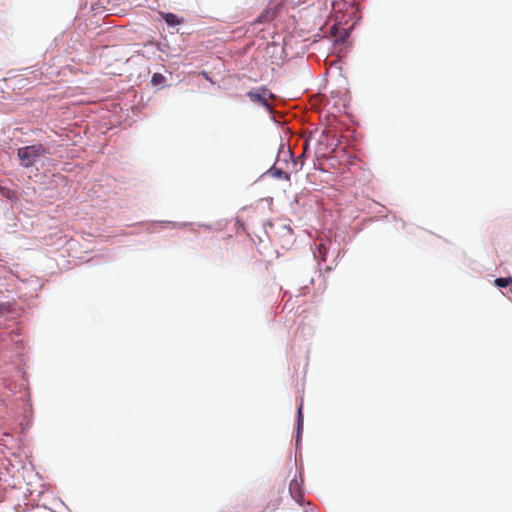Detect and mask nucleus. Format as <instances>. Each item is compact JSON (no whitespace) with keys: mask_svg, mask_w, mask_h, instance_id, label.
<instances>
[{"mask_svg":"<svg viewBox=\"0 0 512 512\" xmlns=\"http://www.w3.org/2000/svg\"><path fill=\"white\" fill-rule=\"evenodd\" d=\"M332 8L340 23L347 24L349 21L355 22L360 18L358 0H334Z\"/></svg>","mask_w":512,"mask_h":512,"instance_id":"1","label":"nucleus"},{"mask_svg":"<svg viewBox=\"0 0 512 512\" xmlns=\"http://www.w3.org/2000/svg\"><path fill=\"white\" fill-rule=\"evenodd\" d=\"M47 154L48 150L41 143L21 147L17 150V155L20 160V164L24 168L32 167L42 157H45Z\"/></svg>","mask_w":512,"mask_h":512,"instance_id":"2","label":"nucleus"},{"mask_svg":"<svg viewBox=\"0 0 512 512\" xmlns=\"http://www.w3.org/2000/svg\"><path fill=\"white\" fill-rule=\"evenodd\" d=\"M247 96L252 102L259 103L260 105L271 111V105L269 101L274 99L275 96L273 93L270 92V90L267 87L261 86L254 91H249L247 93Z\"/></svg>","mask_w":512,"mask_h":512,"instance_id":"3","label":"nucleus"},{"mask_svg":"<svg viewBox=\"0 0 512 512\" xmlns=\"http://www.w3.org/2000/svg\"><path fill=\"white\" fill-rule=\"evenodd\" d=\"M160 15L168 26L174 27L182 23V19L173 13L161 12Z\"/></svg>","mask_w":512,"mask_h":512,"instance_id":"4","label":"nucleus"},{"mask_svg":"<svg viewBox=\"0 0 512 512\" xmlns=\"http://www.w3.org/2000/svg\"><path fill=\"white\" fill-rule=\"evenodd\" d=\"M289 491L291 496L298 502H301V499L303 497L300 484L297 482V480H292L289 485Z\"/></svg>","mask_w":512,"mask_h":512,"instance_id":"5","label":"nucleus"},{"mask_svg":"<svg viewBox=\"0 0 512 512\" xmlns=\"http://www.w3.org/2000/svg\"><path fill=\"white\" fill-rule=\"evenodd\" d=\"M495 286L499 288H505L512 285V277L496 278L494 280Z\"/></svg>","mask_w":512,"mask_h":512,"instance_id":"6","label":"nucleus"},{"mask_svg":"<svg viewBox=\"0 0 512 512\" xmlns=\"http://www.w3.org/2000/svg\"><path fill=\"white\" fill-rule=\"evenodd\" d=\"M164 81H165V77L162 74H160V73L153 74V76L151 78V83L153 85L162 84V83H164Z\"/></svg>","mask_w":512,"mask_h":512,"instance_id":"7","label":"nucleus"},{"mask_svg":"<svg viewBox=\"0 0 512 512\" xmlns=\"http://www.w3.org/2000/svg\"><path fill=\"white\" fill-rule=\"evenodd\" d=\"M318 250H319V254L321 256V259L323 261H325V259H326V247H325V245L324 244H319Z\"/></svg>","mask_w":512,"mask_h":512,"instance_id":"8","label":"nucleus"},{"mask_svg":"<svg viewBox=\"0 0 512 512\" xmlns=\"http://www.w3.org/2000/svg\"><path fill=\"white\" fill-rule=\"evenodd\" d=\"M302 423H303L302 406H300L298 409V419H297L298 430L302 426Z\"/></svg>","mask_w":512,"mask_h":512,"instance_id":"9","label":"nucleus"},{"mask_svg":"<svg viewBox=\"0 0 512 512\" xmlns=\"http://www.w3.org/2000/svg\"><path fill=\"white\" fill-rule=\"evenodd\" d=\"M273 173H274L276 176H278V177H284L286 180H289V179H290L289 174H287V173H285V172H283V171H281V170H275Z\"/></svg>","mask_w":512,"mask_h":512,"instance_id":"10","label":"nucleus"},{"mask_svg":"<svg viewBox=\"0 0 512 512\" xmlns=\"http://www.w3.org/2000/svg\"><path fill=\"white\" fill-rule=\"evenodd\" d=\"M281 228H282V230H283V232H284L285 234H287V235H289V236H292V234H293V230H292V228H291L290 226H288V225H282V226H281Z\"/></svg>","mask_w":512,"mask_h":512,"instance_id":"11","label":"nucleus"},{"mask_svg":"<svg viewBox=\"0 0 512 512\" xmlns=\"http://www.w3.org/2000/svg\"><path fill=\"white\" fill-rule=\"evenodd\" d=\"M9 310V306L6 303H0V314Z\"/></svg>","mask_w":512,"mask_h":512,"instance_id":"12","label":"nucleus"},{"mask_svg":"<svg viewBox=\"0 0 512 512\" xmlns=\"http://www.w3.org/2000/svg\"><path fill=\"white\" fill-rule=\"evenodd\" d=\"M344 31V35L341 37V40L344 41L345 38L347 37V31L346 30H343Z\"/></svg>","mask_w":512,"mask_h":512,"instance_id":"13","label":"nucleus"},{"mask_svg":"<svg viewBox=\"0 0 512 512\" xmlns=\"http://www.w3.org/2000/svg\"><path fill=\"white\" fill-rule=\"evenodd\" d=\"M335 30H337V28H336L335 26H333V27H332V29H331V31H332V34H333L334 36H336V34H335V32H334Z\"/></svg>","mask_w":512,"mask_h":512,"instance_id":"14","label":"nucleus"}]
</instances>
